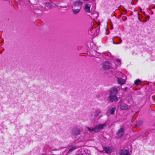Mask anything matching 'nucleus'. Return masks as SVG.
I'll return each mask as SVG.
<instances>
[{"label":"nucleus","instance_id":"nucleus-19","mask_svg":"<svg viewBox=\"0 0 155 155\" xmlns=\"http://www.w3.org/2000/svg\"><path fill=\"white\" fill-rule=\"evenodd\" d=\"M101 113L100 110H96L95 111V115L97 116L99 115V114Z\"/></svg>","mask_w":155,"mask_h":155},{"label":"nucleus","instance_id":"nucleus-5","mask_svg":"<svg viewBox=\"0 0 155 155\" xmlns=\"http://www.w3.org/2000/svg\"><path fill=\"white\" fill-rule=\"evenodd\" d=\"M78 148V147L76 145H71L69 146L68 149V153H70Z\"/></svg>","mask_w":155,"mask_h":155},{"label":"nucleus","instance_id":"nucleus-2","mask_svg":"<svg viewBox=\"0 0 155 155\" xmlns=\"http://www.w3.org/2000/svg\"><path fill=\"white\" fill-rule=\"evenodd\" d=\"M125 129L124 127H121L117 132L116 137L117 138H120L124 134Z\"/></svg>","mask_w":155,"mask_h":155},{"label":"nucleus","instance_id":"nucleus-13","mask_svg":"<svg viewBox=\"0 0 155 155\" xmlns=\"http://www.w3.org/2000/svg\"><path fill=\"white\" fill-rule=\"evenodd\" d=\"M90 7L91 5L90 4H86L85 6L84 10L86 12L90 13Z\"/></svg>","mask_w":155,"mask_h":155},{"label":"nucleus","instance_id":"nucleus-24","mask_svg":"<svg viewBox=\"0 0 155 155\" xmlns=\"http://www.w3.org/2000/svg\"><path fill=\"white\" fill-rule=\"evenodd\" d=\"M147 17H148V19H149L150 18V17H149V16H147Z\"/></svg>","mask_w":155,"mask_h":155},{"label":"nucleus","instance_id":"nucleus-9","mask_svg":"<svg viewBox=\"0 0 155 155\" xmlns=\"http://www.w3.org/2000/svg\"><path fill=\"white\" fill-rule=\"evenodd\" d=\"M120 154V155H129V152L128 150L123 149L121 150Z\"/></svg>","mask_w":155,"mask_h":155},{"label":"nucleus","instance_id":"nucleus-1","mask_svg":"<svg viewBox=\"0 0 155 155\" xmlns=\"http://www.w3.org/2000/svg\"><path fill=\"white\" fill-rule=\"evenodd\" d=\"M106 125V124H101L96 126L94 128L92 129L90 128L89 127H87V128L88 129V131L90 132L93 131L96 132L103 129Z\"/></svg>","mask_w":155,"mask_h":155},{"label":"nucleus","instance_id":"nucleus-8","mask_svg":"<svg viewBox=\"0 0 155 155\" xmlns=\"http://www.w3.org/2000/svg\"><path fill=\"white\" fill-rule=\"evenodd\" d=\"M109 99L111 102L116 101L118 100L117 97H116V95H110L109 97Z\"/></svg>","mask_w":155,"mask_h":155},{"label":"nucleus","instance_id":"nucleus-22","mask_svg":"<svg viewBox=\"0 0 155 155\" xmlns=\"http://www.w3.org/2000/svg\"><path fill=\"white\" fill-rule=\"evenodd\" d=\"M119 40L120 41V42H118V43H114V41H113V44H119L120 43L122 42V40L120 38V39Z\"/></svg>","mask_w":155,"mask_h":155},{"label":"nucleus","instance_id":"nucleus-23","mask_svg":"<svg viewBox=\"0 0 155 155\" xmlns=\"http://www.w3.org/2000/svg\"><path fill=\"white\" fill-rule=\"evenodd\" d=\"M116 61L117 62V64L118 65H119L120 64V61L119 59H117L116 60Z\"/></svg>","mask_w":155,"mask_h":155},{"label":"nucleus","instance_id":"nucleus-16","mask_svg":"<svg viewBox=\"0 0 155 155\" xmlns=\"http://www.w3.org/2000/svg\"><path fill=\"white\" fill-rule=\"evenodd\" d=\"M52 3H47L46 4V6L49 7V8H52L53 7L55 6L56 5L55 4H54V5H52Z\"/></svg>","mask_w":155,"mask_h":155},{"label":"nucleus","instance_id":"nucleus-15","mask_svg":"<svg viewBox=\"0 0 155 155\" xmlns=\"http://www.w3.org/2000/svg\"><path fill=\"white\" fill-rule=\"evenodd\" d=\"M117 81L118 83L122 85L124 84L125 82V81L121 78H118Z\"/></svg>","mask_w":155,"mask_h":155},{"label":"nucleus","instance_id":"nucleus-4","mask_svg":"<svg viewBox=\"0 0 155 155\" xmlns=\"http://www.w3.org/2000/svg\"><path fill=\"white\" fill-rule=\"evenodd\" d=\"M83 2L80 1H77L74 2L73 5L72 7H78V8L81 9L82 5Z\"/></svg>","mask_w":155,"mask_h":155},{"label":"nucleus","instance_id":"nucleus-14","mask_svg":"<svg viewBox=\"0 0 155 155\" xmlns=\"http://www.w3.org/2000/svg\"><path fill=\"white\" fill-rule=\"evenodd\" d=\"M116 110L115 107H110L109 108L108 112L111 114H113Z\"/></svg>","mask_w":155,"mask_h":155},{"label":"nucleus","instance_id":"nucleus-10","mask_svg":"<svg viewBox=\"0 0 155 155\" xmlns=\"http://www.w3.org/2000/svg\"><path fill=\"white\" fill-rule=\"evenodd\" d=\"M80 129L78 128H74L72 131L73 134L76 136L80 134Z\"/></svg>","mask_w":155,"mask_h":155},{"label":"nucleus","instance_id":"nucleus-12","mask_svg":"<svg viewBox=\"0 0 155 155\" xmlns=\"http://www.w3.org/2000/svg\"><path fill=\"white\" fill-rule=\"evenodd\" d=\"M80 8H78L76 9L74 7H72V10L73 11V13L74 14H76L79 13L80 10Z\"/></svg>","mask_w":155,"mask_h":155},{"label":"nucleus","instance_id":"nucleus-21","mask_svg":"<svg viewBox=\"0 0 155 155\" xmlns=\"http://www.w3.org/2000/svg\"><path fill=\"white\" fill-rule=\"evenodd\" d=\"M142 122L141 121H139L137 122V126H140L141 124H142Z\"/></svg>","mask_w":155,"mask_h":155},{"label":"nucleus","instance_id":"nucleus-6","mask_svg":"<svg viewBox=\"0 0 155 155\" xmlns=\"http://www.w3.org/2000/svg\"><path fill=\"white\" fill-rule=\"evenodd\" d=\"M118 91L116 88H113L110 90V95H116L118 93Z\"/></svg>","mask_w":155,"mask_h":155},{"label":"nucleus","instance_id":"nucleus-18","mask_svg":"<svg viewBox=\"0 0 155 155\" xmlns=\"http://www.w3.org/2000/svg\"><path fill=\"white\" fill-rule=\"evenodd\" d=\"M86 153V151L84 150L80 153L77 154V155H89V153H88L87 154Z\"/></svg>","mask_w":155,"mask_h":155},{"label":"nucleus","instance_id":"nucleus-20","mask_svg":"<svg viewBox=\"0 0 155 155\" xmlns=\"http://www.w3.org/2000/svg\"><path fill=\"white\" fill-rule=\"evenodd\" d=\"M138 1V0H132L131 4L132 5H134L137 3Z\"/></svg>","mask_w":155,"mask_h":155},{"label":"nucleus","instance_id":"nucleus-3","mask_svg":"<svg viewBox=\"0 0 155 155\" xmlns=\"http://www.w3.org/2000/svg\"><path fill=\"white\" fill-rule=\"evenodd\" d=\"M111 66L110 63L108 61H106L103 64V68L105 70H107L111 68Z\"/></svg>","mask_w":155,"mask_h":155},{"label":"nucleus","instance_id":"nucleus-11","mask_svg":"<svg viewBox=\"0 0 155 155\" xmlns=\"http://www.w3.org/2000/svg\"><path fill=\"white\" fill-rule=\"evenodd\" d=\"M120 107L122 110H127L129 108L128 106L126 104L124 103L121 104Z\"/></svg>","mask_w":155,"mask_h":155},{"label":"nucleus","instance_id":"nucleus-17","mask_svg":"<svg viewBox=\"0 0 155 155\" xmlns=\"http://www.w3.org/2000/svg\"><path fill=\"white\" fill-rule=\"evenodd\" d=\"M141 82V81L140 80L137 79L135 81L134 83L136 85H138L140 84Z\"/></svg>","mask_w":155,"mask_h":155},{"label":"nucleus","instance_id":"nucleus-25","mask_svg":"<svg viewBox=\"0 0 155 155\" xmlns=\"http://www.w3.org/2000/svg\"><path fill=\"white\" fill-rule=\"evenodd\" d=\"M125 18H126V19L125 20H125L127 19V18L126 17H125Z\"/></svg>","mask_w":155,"mask_h":155},{"label":"nucleus","instance_id":"nucleus-7","mask_svg":"<svg viewBox=\"0 0 155 155\" xmlns=\"http://www.w3.org/2000/svg\"><path fill=\"white\" fill-rule=\"evenodd\" d=\"M103 150L102 152L104 151L105 152L107 153H110L112 152V149L110 147H103Z\"/></svg>","mask_w":155,"mask_h":155}]
</instances>
